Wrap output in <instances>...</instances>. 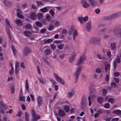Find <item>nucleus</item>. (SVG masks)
I'll use <instances>...</instances> for the list:
<instances>
[{"mask_svg":"<svg viewBox=\"0 0 121 121\" xmlns=\"http://www.w3.org/2000/svg\"><path fill=\"white\" fill-rule=\"evenodd\" d=\"M86 58V56L84 55H83L80 57L76 62V65L78 66L79 65H82L83 63V60H85Z\"/></svg>","mask_w":121,"mask_h":121,"instance_id":"nucleus-3","label":"nucleus"},{"mask_svg":"<svg viewBox=\"0 0 121 121\" xmlns=\"http://www.w3.org/2000/svg\"><path fill=\"white\" fill-rule=\"evenodd\" d=\"M5 22L8 26H9L11 28H12V26L10 25L9 19H5Z\"/></svg>","mask_w":121,"mask_h":121,"instance_id":"nucleus-29","label":"nucleus"},{"mask_svg":"<svg viewBox=\"0 0 121 121\" xmlns=\"http://www.w3.org/2000/svg\"><path fill=\"white\" fill-rule=\"evenodd\" d=\"M37 71L39 74H40L41 72L40 71V68L39 66L37 65Z\"/></svg>","mask_w":121,"mask_h":121,"instance_id":"nucleus-55","label":"nucleus"},{"mask_svg":"<svg viewBox=\"0 0 121 121\" xmlns=\"http://www.w3.org/2000/svg\"><path fill=\"white\" fill-rule=\"evenodd\" d=\"M59 115L61 116H64L65 115V112L64 111L61 109H60L58 112Z\"/></svg>","mask_w":121,"mask_h":121,"instance_id":"nucleus-15","label":"nucleus"},{"mask_svg":"<svg viewBox=\"0 0 121 121\" xmlns=\"http://www.w3.org/2000/svg\"><path fill=\"white\" fill-rule=\"evenodd\" d=\"M78 19L79 22L81 23H82V22L83 21V18L82 17H78Z\"/></svg>","mask_w":121,"mask_h":121,"instance_id":"nucleus-60","label":"nucleus"},{"mask_svg":"<svg viewBox=\"0 0 121 121\" xmlns=\"http://www.w3.org/2000/svg\"><path fill=\"white\" fill-rule=\"evenodd\" d=\"M110 65L109 64L106 65L105 66V71L107 72L108 70H109L110 69Z\"/></svg>","mask_w":121,"mask_h":121,"instance_id":"nucleus-34","label":"nucleus"},{"mask_svg":"<svg viewBox=\"0 0 121 121\" xmlns=\"http://www.w3.org/2000/svg\"><path fill=\"white\" fill-rule=\"evenodd\" d=\"M54 27L52 24H50L48 25L47 28L49 30L51 31L53 29Z\"/></svg>","mask_w":121,"mask_h":121,"instance_id":"nucleus-23","label":"nucleus"},{"mask_svg":"<svg viewBox=\"0 0 121 121\" xmlns=\"http://www.w3.org/2000/svg\"><path fill=\"white\" fill-rule=\"evenodd\" d=\"M97 101L100 104H102L103 102V99L102 97H99L97 99Z\"/></svg>","mask_w":121,"mask_h":121,"instance_id":"nucleus-28","label":"nucleus"},{"mask_svg":"<svg viewBox=\"0 0 121 121\" xmlns=\"http://www.w3.org/2000/svg\"><path fill=\"white\" fill-rule=\"evenodd\" d=\"M31 51V50L30 48L26 47L24 49V54L25 56H26L28 54L30 53Z\"/></svg>","mask_w":121,"mask_h":121,"instance_id":"nucleus-9","label":"nucleus"},{"mask_svg":"<svg viewBox=\"0 0 121 121\" xmlns=\"http://www.w3.org/2000/svg\"><path fill=\"white\" fill-rule=\"evenodd\" d=\"M43 59L44 62L46 64L48 65H50L49 62L46 60V59L44 58Z\"/></svg>","mask_w":121,"mask_h":121,"instance_id":"nucleus-52","label":"nucleus"},{"mask_svg":"<svg viewBox=\"0 0 121 121\" xmlns=\"http://www.w3.org/2000/svg\"><path fill=\"white\" fill-rule=\"evenodd\" d=\"M81 3L82 4V6L85 8H87V7L90 6L89 4L85 0H82L81 1Z\"/></svg>","mask_w":121,"mask_h":121,"instance_id":"nucleus-8","label":"nucleus"},{"mask_svg":"<svg viewBox=\"0 0 121 121\" xmlns=\"http://www.w3.org/2000/svg\"><path fill=\"white\" fill-rule=\"evenodd\" d=\"M25 89L28 91H29V87L28 82V80L26 79V80Z\"/></svg>","mask_w":121,"mask_h":121,"instance_id":"nucleus-26","label":"nucleus"},{"mask_svg":"<svg viewBox=\"0 0 121 121\" xmlns=\"http://www.w3.org/2000/svg\"><path fill=\"white\" fill-rule=\"evenodd\" d=\"M95 12L96 14H99L100 13V10L99 9H97L95 10Z\"/></svg>","mask_w":121,"mask_h":121,"instance_id":"nucleus-57","label":"nucleus"},{"mask_svg":"<svg viewBox=\"0 0 121 121\" xmlns=\"http://www.w3.org/2000/svg\"><path fill=\"white\" fill-rule=\"evenodd\" d=\"M33 117V119L32 121H37L38 119L40 118V116L37 115H36Z\"/></svg>","mask_w":121,"mask_h":121,"instance_id":"nucleus-21","label":"nucleus"},{"mask_svg":"<svg viewBox=\"0 0 121 121\" xmlns=\"http://www.w3.org/2000/svg\"><path fill=\"white\" fill-rule=\"evenodd\" d=\"M31 28V26L30 24H27L25 26V28L27 29H30Z\"/></svg>","mask_w":121,"mask_h":121,"instance_id":"nucleus-39","label":"nucleus"},{"mask_svg":"<svg viewBox=\"0 0 121 121\" xmlns=\"http://www.w3.org/2000/svg\"><path fill=\"white\" fill-rule=\"evenodd\" d=\"M119 13H114L110 16L105 17V18L109 20L118 17L119 16Z\"/></svg>","mask_w":121,"mask_h":121,"instance_id":"nucleus-5","label":"nucleus"},{"mask_svg":"<svg viewBox=\"0 0 121 121\" xmlns=\"http://www.w3.org/2000/svg\"><path fill=\"white\" fill-rule=\"evenodd\" d=\"M75 29H76L74 28V26H71L68 32L69 34L70 35H72Z\"/></svg>","mask_w":121,"mask_h":121,"instance_id":"nucleus-13","label":"nucleus"},{"mask_svg":"<svg viewBox=\"0 0 121 121\" xmlns=\"http://www.w3.org/2000/svg\"><path fill=\"white\" fill-rule=\"evenodd\" d=\"M31 113L33 117L36 115V113L35 112V111L33 110H32Z\"/></svg>","mask_w":121,"mask_h":121,"instance_id":"nucleus-63","label":"nucleus"},{"mask_svg":"<svg viewBox=\"0 0 121 121\" xmlns=\"http://www.w3.org/2000/svg\"><path fill=\"white\" fill-rule=\"evenodd\" d=\"M25 35L26 36H29L31 35L30 33L28 31H25L23 32Z\"/></svg>","mask_w":121,"mask_h":121,"instance_id":"nucleus-33","label":"nucleus"},{"mask_svg":"<svg viewBox=\"0 0 121 121\" xmlns=\"http://www.w3.org/2000/svg\"><path fill=\"white\" fill-rule=\"evenodd\" d=\"M91 98L90 96H89L88 98V100L89 101V105L90 106L91 105Z\"/></svg>","mask_w":121,"mask_h":121,"instance_id":"nucleus-53","label":"nucleus"},{"mask_svg":"<svg viewBox=\"0 0 121 121\" xmlns=\"http://www.w3.org/2000/svg\"><path fill=\"white\" fill-rule=\"evenodd\" d=\"M22 114V112L21 111H19L18 112L17 115H16L17 116H18L19 117H20Z\"/></svg>","mask_w":121,"mask_h":121,"instance_id":"nucleus-64","label":"nucleus"},{"mask_svg":"<svg viewBox=\"0 0 121 121\" xmlns=\"http://www.w3.org/2000/svg\"><path fill=\"white\" fill-rule=\"evenodd\" d=\"M20 66L24 69L25 68V67L24 65V64L23 62L21 63L20 64Z\"/></svg>","mask_w":121,"mask_h":121,"instance_id":"nucleus-58","label":"nucleus"},{"mask_svg":"<svg viewBox=\"0 0 121 121\" xmlns=\"http://www.w3.org/2000/svg\"><path fill=\"white\" fill-rule=\"evenodd\" d=\"M6 32L7 34L8 35V36L9 38V39H11V35L10 34V32L9 30V29H7L6 30Z\"/></svg>","mask_w":121,"mask_h":121,"instance_id":"nucleus-35","label":"nucleus"},{"mask_svg":"<svg viewBox=\"0 0 121 121\" xmlns=\"http://www.w3.org/2000/svg\"><path fill=\"white\" fill-rule=\"evenodd\" d=\"M52 23L53 24L54 26L55 27L58 26L60 25V22L57 20H53L52 21Z\"/></svg>","mask_w":121,"mask_h":121,"instance_id":"nucleus-12","label":"nucleus"},{"mask_svg":"<svg viewBox=\"0 0 121 121\" xmlns=\"http://www.w3.org/2000/svg\"><path fill=\"white\" fill-rule=\"evenodd\" d=\"M64 45L63 44H61V45H57V46L58 48L60 50H62L64 46Z\"/></svg>","mask_w":121,"mask_h":121,"instance_id":"nucleus-42","label":"nucleus"},{"mask_svg":"<svg viewBox=\"0 0 121 121\" xmlns=\"http://www.w3.org/2000/svg\"><path fill=\"white\" fill-rule=\"evenodd\" d=\"M19 98L20 100L21 101H25V97L24 96H20Z\"/></svg>","mask_w":121,"mask_h":121,"instance_id":"nucleus-54","label":"nucleus"},{"mask_svg":"<svg viewBox=\"0 0 121 121\" xmlns=\"http://www.w3.org/2000/svg\"><path fill=\"white\" fill-rule=\"evenodd\" d=\"M39 79L40 82L42 84H44L46 82V80L43 78H39Z\"/></svg>","mask_w":121,"mask_h":121,"instance_id":"nucleus-27","label":"nucleus"},{"mask_svg":"<svg viewBox=\"0 0 121 121\" xmlns=\"http://www.w3.org/2000/svg\"><path fill=\"white\" fill-rule=\"evenodd\" d=\"M116 44L115 43H111V49L112 50H115L116 48Z\"/></svg>","mask_w":121,"mask_h":121,"instance_id":"nucleus-25","label":"nucleus"},{"mask_svg":"<svg viewBox=\"0 0 121 121\" xmlns=\"http://www.w3.org/2000/svg\"><path fill=\"white\" fill-rule=\"evenodd\" d=\"M43 101L42 97L40 96H38L37 98V101L39 107L41 105Z\"/></svg>","mask_w":121,"mask_h":121,"instance_id":"nucleus-11","label":"nucleus"},{"mask_svg":"<svg viewBox=\"0 0 121 121\" xmlns=\"http://www.w3.org/2000/svg\"><path fill=\"white\" fill-rule=\"evenodd\" d=\"M50 81L53 84V86H54L56 84V82L53 79H50Z\"/></svg>","mask_w":121,"mask_h":121,"instance_id":"nucleus-48","label":"nucleus"},{"mask_svg":"<svg viewBox=\"0 0 121 121\" xmlns=\"http://www.w3.org/2000/svg\"><path fill=\"white\" fill-rule=\"evenodd\" d=\"M19 71V68H15V73L16 74H17L18 73Z\"/></svg>","mask_w":121,"mask_h":121,"instance_id":"nucleus-62","label":"nucleus"},{"mask_svg":"<svg viewBox=\"0 0 121 121\" xmlns=\"http://www.w3.org/2000/svg\"><path fill=\"white\" fill-rule=\"evenodd\" d=\"M109 75L108 74H107L105 78V80L106 81L108 82L109 81Z\"/></svg>","mask_w":121,"mask_h":121,"instance_id":"nucleus-59","label":"nucleus"},{"mask_svg":"<svg viewBox=\"0 0 121 121\" xmlns=\"http://www.w3.org/2000/svg\"><path fill=\"white\" fill-rule=\"evenodd\" d=\"M91 28V23L90 22H88L87 24L86 30L88 31H90Z\"/></svg>","mask_w":121,"mask_h":121,"instance_id":"nucleus-17","label":"nucleus"},{"mask_svg":"<svg viewBox=\"0 0 121 121\" xmlns=\"http://www.w3.org/2000/svg\"><path fill=\"white\" fill-rule=\"evenodd\" d=\"M49 13L52 16H53L54 15V12L53 10H50L49 11Z\"/></svg>","mask_w":121,"mask_h":121,"instance_id":"nucleus-44","label":"nucleus"},{"mask_svg":"<svg viewBox=\"0 0 121 121\" xmlns=\"http://www.w3.org/2000/svg\"><path fill=\"white\" fill-rule=\"evenodd\" d=\"M53 74L54 77L58 82L62 85L64 84L65 82L63 79L61 78L56 74L54 73Z\"/></svg>","mask_w":121,"mask_h":121,"instance_id":"nucleus-4","label":"nucleus"},{"mask_svg":"<svg viewBox=\"0 0 121 121\" xmlns=\"http://www.w3.org/2000/svg\"><path fill=\"white\" fill-rule=\"evenodd\" d=\"M89 2L92 6H96V2L93 0H89Z\"/></svg>","mask_w":121,"mask_h":121,"instance_id":"nucleus-20","label":"nucleus"},{"mask_svg":"<svg viewBox=\"0 0 121 121\" xmlns=\"http://www.w3.org/2000/svg\"><path fill=\"white\" fill-rule=\"evenodd\" d=\"M46 18L47 21H50L51 19V17L50 15H48L46 16Z\"/></svg>","mask_w":121,"mask_h":121,"instance_id":"nucleus-41","label":"nucleus"},{"mask_svg":"<svg viewBox=\"0 0 121 121\" xmlns=\"http://www.w3.org/2000/svg\"><path fill=\"white\" fill-rule=\"evenodd\" d=\"M108 101L111 103H113L114 102V99L113 98H109L108 99Z\"/></svg>","mask_w":121,"mask_h":121,"instance_id":"nucleus-43","label":"nucleus"},{"mask_svg":"<svg viewBox=\"0 0 121 121\" xmlns=\"http://www.w3.org/2000/svg\"><path fill=\"white\" fill-rule=\"evenodd\" d=\"M37 17L38 19L40 20L43 18V15L42 13H39L37 14Z\"/></svg>","mask_w":121,"mask_h":121,"instance_id":"nucleus-31","label":"nucleus"},{"mask_svg":"<svg viewBox=\"0 0 121 121\" xmlns=\"http://www.w3.org/2000/svg\"><path fill=\"white\" fill-rule=\"evenodd\" d=\"M30 17L33 20H35L36 18V16L35 13H33L30 15Z\"/></svg>","mask_w":121,"mask_h":121,"instance_id":"nucleus-16","label":"nucleus"},{"mask_svg":"<svg viewBox=\"0 0 121 121\" xmlns=\"http://www.w3.org/2000/svg\"><path fill=\"white\" fill-rule=\"evenodd\" d=\"M116 60L117 63H120V59L119 56H117L116 58Z\"/></svg>","mask_w":121,"mask_h":121,"instance_id":"nucleus-51","label":"nucleus"},{"mask_svg":"<svg viewBox=\"0 0 121 121\" xmlns=\"http://www.w3.org/2000/svg\"><path fill=\"white\" fill-rule=\"evenodd\" d=\"M110 104L109 103H107L105 104L104 107L105 108H109Z\"/></svg>","mask_w":121,"mask_h":121,"instance_id":"nucleus-47","label":"nucleus"},{"mask_svg":"<svg viewBox=\"0 0 121 121\" xmlns=\"http://www.w3.org/2000/svg\"><path fill=\"white\" fill-rule=\"evenodd\" d=\"M86 100L85 99L82 98L80 104V107L83 109H85L86 106Z\"/></svg>","mask_w":121,"mask_h":121,"instance_id":"nucleus-6","label":"nucleus"},{"mask_svg":"<svg viewBox=\"0 0 121 121\" xmlns=\"http://www.w3.org/2000/svg\"><path fill=\"white\" fill-rule=\"evenodd\" d=\"M114 32L115 35L121 37V30L120 29L115 28Z\"/></svg>","mask_w":121,"mask_h":121,"instance_id":"nucleus-7","label":"nucleus"},{"mask_svg":"<svg viewBox=\"0 0 121 121\" xmlns=\"http://www.w3.org/2000/svg\"><path fill=\"white\" fill-rule=\"evenodd\" d=\"M41 12L45 13L48 11V10L47 7H45L40 9Z\"/></svg>","mask_w":121,"mask_h":121,"instance_id":"nucleus-30","label":"nucleus"},{"mask_svg":"<svg viewBox=\"0 0 121 121\" xmlns=\"http://www.w3.org/2000/svg\"><path fill=\"white\" fill-rule=\"evenodd\" d=\"M64 109L65 111L66 112H68L69 110V107L68 106H64Z\"/></svg>","mask_w":121,"mask_h":121,"instance_id":"nucleus-40","label":"nucleus"},{"mask_svg":"<svg viewBox=\"0 0 121 121\" xmlns=\"http://www.w3.org/2000/svg\"><path fill=\"white\" fill-rule=\"evenodd\" d=\"M52 39H49L45 40L44 42L46 43H49L52 41Z\"/></svg>","mask_w":121,"mask_h":121,"instance_id":"nucleus-46","label":"nucleus"},{"mask_svg":"<svg viewBox=\"0 0 121 121\" xmlns=\"http://www.w3.org/2000/svg\"><path fill=\"white\" fill-rule=\"evenodd\" d=\"M14 73L13 68H11V69L9 71V74L10 75H12Z\"/></svg>","mask_w":121,"mask_h":121,"instance_id":"nucleus-45","label":"nucleus"},{"mask_svg":"<svg viewBox=\"0 0 121 121\" xmlns=\"http://www.w3.org/2000/svg\"><path fill=\"white\" fill-rule=\"evenodd\" d=\"M75 56V55L74 54H73L71 55L69 59V61L71 63L73 61Z\"/></svg>","mask_w":121,"mask_h":121,"instance_id":"nucleus-19","label":"nucleus"},{"mask_svg":"<svg viewBox=\"0 0 121 121\" xmlns=\"http://www.w3.org/2000/svg\"><path fill=\"white\" fill-rule=\"evenodd\" d=\"M35 23L36 25L39 26V27H41L42 25V23L39 22L37 21L35 22Z\"/></svg>","mask_w":121,"mask_h":121,"instance_id":"nucleus-38","label":"nucleus"},{"mask_svg":"<svg viewBox=\"0 0 121 121\" xmlns=\"http://www.w3.org/2000/svg\"><path fill=\"white\" fill-rule=\"evenodd\" d=\"M100 40L101 39L99 37H93L90 39L89 42L91 43L94 44L99 42Z\"/></svg>","mask_w":121,"mask_h":121,"instance_id":"nucleus-2","label":"nucleus"},{"mask_svg":"<svg viewBox=\"0 0 121 121\" xmlns=\"http://www.w3.org/2000/svg\"><path fill=\"white\" fill-rule=\"evenodd\" d=\"M74 94L73 91H72L68 92L67 94V97L69 98L72 97Z\"/></svg>","mask_w":121,"mask_h":121,"instance_id":"nucleus-22","label":"nucleus"},{"mask_svg":"<svg viewBox=\"0 0 121 121\" xmlns=\"http://www.w3.org/2000/svg\"><path fill=\"white\" fill-rule=\"evenodd\" d=\"M102 93L103 96H104L107 93V91L105 89H103L102 91Z\"/></svg>","mask_w":121,"mask_h":121,"instance_id":"nucleus-56","label":"nucleus"},{"mask_svg":"<svg viewBox=\"0 0 121 121\" xmlns=\"http://www.w3.org/2000/svg\"><path fill=\"white\" fill-rule=\"evenodd\" d=\"M51 48L53 50H55L56 48V46L54 44H51Z\"/></svg>","mask_w":121,"mask_h":121,"instance_id":"nucleus-49","label":"nucleus"},{"mask_svg":"<svg viewBox=\"0 0 121 121\" xmlns=\"http://www.w3.org/2000/svg\"><path fill=\"white\" fill-rule=\"evenodd\" d=\"M3 2L4 4L7 7H10L12 6V4L9 1L7 0H4Z\"/></svg>","mask_w":121,"mask_h":121,"instance_id":"nucleus-10","label":"nucleus"},{"mask_svg":"<svg viewBox=\"0 0 121 121\" xmlns=\"http://www.w3.org/2000/svg\"><path fill=\"white\" fill-rule=\"evenodd\" d=\"M26 121H29V115L27 112L25 113Z\"/></svg>","mask_w":121,"mask_h":121,"instance_id":"nucleus-32","label":"nucleus"},{"mask_svg":"<svg viewBox=\"0 0 121 121\" xmlns=\"http://www.w3.org/2000/svg\"><path fill=\"white\" fill-rule=\"evenodd\" d=\"M11 48L14 55H15L16 54V50L14 48V46L13 45H11Z\"/></svg>","mask_w":121,"mask_h":121,"instance_id":"nucleus-37","label":"nucleus"},{"mask_svg":"<svg viewBox=\"0 0 121 121\" xmlns=\"http://www.w3.org/2000/svg\"><path fill=\"white\" fill-rule=\"evenodd\" d=\"M20 64L19 62L16 61L15 63V68H19V65Z\"/></svg>","mask_w":121,"mask_h":121,"instance_id":"nucleus-61","label":"nucleus"},{"mask_svg":"<svg viewBox=\"0 0 121 121\" xmlns=\"http://www.w3.org/2000/svg\"><path fill=\"white\" fill-rule=\"evenodd\" d=\"M72 33L73 39L75 40L76 39V37L77 36L78 34L77 30L75 29Z\"/></svg>","mask_w":121,"mask_h":121,"instance_id":"nucleus-14","label":"nucleus"},{"mask_svg":"<svg viewBox=\"0 0 121 121\" xmlns=\"http://www.w3.org/2000/svg\"><path fill=\"white\" fill-rule=\"evenodd\" d=\"M113 66L115 69H116V68L117 67V63L116 61H115L113 63Z\"/></svg>","mask_w":121,"mask_h":121,"instance_id":"nucleus-50","label":"nucleus"},{"mask_svg":"<svg viewBox=\"0 0 121 121\" xmlns=\"http://www.w3.org/2000/svg\"><path fill=\"white\" fill-rule=\"evenodd\" d=\"M15 22L16 23L18 26H21L22 24V21L20 20L17 19L15 21Z\"/></svg>","mask_w":121,"mask_h":121,"instance_id":"nucleus-24","label":"nucleus"},{"mask_svg":"<svg viewBox=\"0 0 121 121\" xmlns=\"http://www.w3.org/2000/svg\"><path fill=\"white\" fill-rule=\"evenodd\" d=\"M52 52V51L51 50L48 49H45L44 51V54L46 55H48L50 54Z\"/></svg>","mask_w":121,"mask_h":121,"instance_id":"nucleus-18","label":"nucleus"},{"mask_svg":"<svg viewBox=\"0 0 121 121\" xmlns=\"http://www.w3.org/2000/svg\"><path fill=\"white\" fill-rule=\"evenodd\" d=\"M82 68V66H79L77 68L75 73L73 74L74 76L75 77V83H76L78 80V76L81 73V71Z\"/></svg>","mask_w":121,"mask_h":121,"instance_id":"nucleus-1","label":"nucleus"},{"mask_svg":"<svg viewBox=\"0 0 121 121\" xmlns=\"http://www.w3.org/2000/svg\"><path fill=\"white\" fill-rule=\"evenodd\" d=\"M120 110L119 109L115 110L113 111V113L114 114L119 115Z\"/></svg>","mask_w":121,"mask_h":121,"instance_id":"nucleus-36","label":"nucleus"}]
</instances>
